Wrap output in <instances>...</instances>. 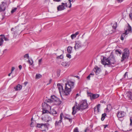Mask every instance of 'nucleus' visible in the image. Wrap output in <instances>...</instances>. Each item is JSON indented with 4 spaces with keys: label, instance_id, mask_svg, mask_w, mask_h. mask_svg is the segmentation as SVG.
<instances>
[{
    "label": "nucleus",
    "instance_id": "nucleus-1",
    "mask_svg": "<svg viewBox=\"0 0 132 132\" xmlns=\"http://www.w3.org/2000/svg\"><path fill=\"white\" fill-rule=\"evenodd\" d=\"M74 84L73 82L69 80L68 81L67 83L65 84V86L64 90L62 86L60 84H57V87L60 93L62 92L64 95H68L69 94V93L71 91V89L73 88Z\"/></svg>",
    "mask_w": 132,
    "mask_h": 132
},
{
    "label": "nucleus",
    "instance_id": "nucleus-2",
    "mask_svg": "<svg viewBox=\"0 0 132 132\" xmlns=\"http://www.w3.org/2000/svg\"><path fill=\"white\" fill-rule=\"evenodd\" d=\"M88 105L86 100H82L80 101L79 104L75 102L74 106L72 108V114H76L78 110L82 111L87 108Z\"/></svg>",
    "mask_w": 132,
    "mask_h": 132
},
{
    "label": "nucleus",
    "instance_id": "nucleus-3",
    "mask_svg": "<svg viewBox=\"0 0 132 132\" xmlns=\"http://www.w3.org/2000/svg\"><path fill=\"white\" fill-rule=\"evenodd\" d=\"M116 61L113 55L112 54H111L108 58L104 56L101 60V63L105 65L114 64L116 63Z\"/></svg>",
    "mask_w": 132,
    "mask_h": 132
},
{
    "label": "nucleus",
    "instance_id": "nucleus-4",
    "mask_svg": "<svg viewBox=\"0 0 132 132\" xmlns=\"http://www.w3.org/2000/svg\"><path fill=\"white\" fill-rule=\"evenodd\" d=\"M124 51L121 60V62L123 61L126 59H128L129 56V51L128 49H125Z\"/></svg>",
    "mask_w": 132,
    "mask_h": 132
},
{
    "label": "nucleus",
    "instance_id": "nucleus-5",
    "mask_svg": "<svg viewBox=\"0 0 132 132\" xmlns=\"http://www.w3.org/2000/svg\"><path fill=\"white\" fill-rule=\"evenodd\" d=\"M42 105L43 107L42 114H45V115H46L48 114H50V113L48 110L46 109H51L50 106L45 103H42Z\"/></svg>",
    "mask_w": 132,
    "mask_h": 132
},
{
    "label": "nucleus",
    "instance_id": "nucleus-6",
    "mask_svg": "<svg viewBox=\"0 0 132 132\" xmlns=\"http://www.w3.org/2000/svg\"><path fill=\"white\" fill-rule=\"evenodd\" d=\"M67 7V3H62L61 5H60L57 7V10L58 11H62L65 9V7Z\"/></svg>",
    "mask_w": 132,
    "mask_h": 132
},
{
    "label": "nucleus",
    "instance_id": "nucleus-7",
    "mask_svg": "<svg viewBox=\"0 0 132 132\" xmlns=\"http://www.w3.org/2000/svg\"><path fill=\"white\" fill-rule=\"evenodd\" d=\"M63 116V113H61L60 114V120L58 121H56L55 123V125L56 127H57L60 125L61 123L62 122Z\"/></svg>",
    "mask_w": 132,
    "mask_h": 132
},
{
    "label": "nucleus",
    "instance_id": "nucleus-8",
    "mask_svg": "<svg viewBox=\"0 0 132 132\" xmlns=\"http://www.w3.org/2000/svg\"><path fill=\"white\" fill-rule=\"evenodd\" d=\"M82 46L81 44V42L79 40H77L75 42V46H74V49L76 50V49H78L82 47Z\"/></svg>",
    "mask_w": 132,
    "mask_h": 132
},
{
    "label": "nucleus",
    "instance_id": "nucleus-9",
    "mask_svg": "<svg viewBox=\"0 0 132 132\" xmlns=\"http://www.w3.org/2000/svg\"><path fill=\"white\" fill-rule=\"evenodd\" d=\"M6 4L4 2H2L0 5V11L3 12L6 9Z\"/></svg>",
    "mask_w": 132,
    "mask_h": 132
},
{
    "label": "nucleus",
    "instance_id": "nucleus-10",
    "mask_svg": "<svg viewBox=\"0 0 132 132\" xmlns=\"http://www.w3.org/2000/svg\"><path fill=\"white\" fill-rule=\"evenodd\" d=\"M43 120H44L45 121L49 122L52 119L47 114L45 115V116L42 118Z\"/></svg>",
    "mask_w": 132,
    "mask_h": 132
},
{
    "label": "nucleus",
    "instance_id": "nucleus-11",
    "mask_svg": "<svg viewBox=\"0 0 132 132\" xmlns=\"http://www.w3.org/2000/svg\"><path fill=\"white\" fill-rule=\"evenodd\" d=\"M51 98L52 100L51 99H48L47 101L48 102L51 103L52 102H54L58 98L56 97L54 95L53 96H51Z\"/></svg>",
    "mask_w": 132,
    "mask_h": 132
},
{
    "label": "nucleus",
    "instance_id": "nucleus-12",
    "mask_svg": "<svg viewBox=\"0 0 132 132\" xmlns=\"http://www.w3.org/2000/svg\"><path fill=\"white\" fill-rule=\"evenodd\" d=\"M125 33H126V34H128L129 32H132L131 27L129 24H128V26L127 27V28L125 30Z\"/></svg>",
    "mask_w": 132,
    "mask_h": 132
},
{
    "label": "nucleus",
    "instance_id": "nucleus-13",
    "mask_svg": "<svg viewBox=\"0 0 132 132\" xmlns=\"http://www.w3.org/2000/svg\"><path fill=\"white\" fill-rule=\"evenodd\" d=\"M70 64V63L69 62H62L61 65L65 68H67L69 66Z\"/></svg>",
    "mask_w": 132,
    "mask_h": 132
},
{
    "label": "nucleus",
    "instance_id": "nucleus-14",
    "mask_svg": "<svg viewBox=\"0 0 132 132\" xmlns=\"http://www.w3.org/2000/svg\"><path fill=\"white\" fill-rule=\"evenodd\" d=\"M125 113L123 112H118L117 113V116L118 118H121L125 116Z\"/></svg>",
    "mask_w": 132,
    "mask_h": 132
},
{
    "label": "nucleus",
    "instance_id": "nucleus-15",
    "mask_svg": "<svg viewBox=\"0 0 132 132\" xmlns=\"http://www.w3.org/2000/svg\"><path fill=\"white\" fill-rule=\"evenodd\" d=\"M49 124L47 123L45 124L42 123V129H43L44 130H45L46 129L48 128V126H49Z\"/></svg>",
    "mask_w": 132,
    "mask_h": 132
},
{
    "label": "nucleus",
    "instance_id": "nucleus-16",
    "mask_svg": "<svg viewBox=\"0 0 132 132\" xmlns=\"http://www.w3.org/2000/svg\"><path fill=\"white\" fill-rule=\"evenodd\" d=\"M22 88V86L18 84L16 87L14 88V89H15V90H21Z\"/></svg>",
    "mask_w": 132,
    "mask_h": 132
},
{
    "label": "nucleus",
    "instance_id": "nucleus-17",
    "mask_svg": "<svg viewBox=\"0 0 132 132\" xmlns=\"http://www.w3.org/2000/svg\"><path fill=\"white\" fill-rule=\"evenodd\" d=\"M100 69L98 67L95 68H94V71L95 72L96 75H98L99 74L100 72Z\"/></svg>",
    "mask_w": 132,
    "mask_h": 132
},
{
    "label": "nucleus",
    "instance_id": "nucleus-18",
    "mask_svg": "<svg viewBox=\"0 0 132 132\" xmlns=\"http://www.w3.org/2000/svg\"><path fill=\"white\" fill-rule=\"evenodd\" d=\"M61 101L58 98L54 102L55 104L56 105H60V104H61Z\"/></svg>",
    "mask_w": 132,
    "mask_h": 132
},
{
    "label": "nucleus",
    "instance_id": "nucleus-19",
    "mask_svg": "<svg viewBox=\"0 0 132 132\" xmlns=\"http://www.w3.org/2000/svg\"><path fill=\"white\" fill-rule=\"evenodd\" d=\"M99 96V95L97 94H93L92 95V99H95L96 98H98Z\"/></svg>",
    "mask_w": 132,
    "mask_h": 132
},
{
    "label": "nucleus",
    "instance_id": "nucleus-20",
    "mask_svg": "<svg viewBox=\"0 0 132 132\" xmlns=\"http://www.w3.org/2000/svg\"><path fill=\"white\" fill-rule=\"evenodd\" d=\"M100 104H98L96 108H94V111L95 112L97 111V112H99V109L100 106Z\"/></svg>",
    "mask_w": 132,
    "mask_h": 132
},
{
    "label": "nucleus",
    "instance_id": "nucleus-21",
    "mask_svg": "<svg viewBox=\"0 0 132 132\" xmlns=\"http://www.w3.org/2000/svg\"><path fill=\"white\" fill-rule=\"evenodd\" d=\"M72 49V47L70 46H68V47L67 48V50L68 52L69 53H70V54L71 53Z\"/></svg>",
    "mask_w": 132,
    "mask_h": 132
},
{
    "label": "nucleus",
    "instance_id": "nucleus-22",
    "mask_svg": "<svg viewBox=\"0 0 132 132\" xmlns=\"http://www.w3.org/2000/svg\"><path fill=\"white\" fill-rule=\"evenodd\" d=\"M106 113H104L102 114L101 120L103 121L104 120L105 117L106 116Z\"/></svg>",
    "mask_w": 132,
    "mask_h": 132
},
{
    "label": "nucleus",
    "instance_id": "nucleus-23",
    "mask_svg": "<svg viewBox=\"0 0 132 132\" xmlns=\"http://www.w3.org/2000/svg\"><path fill=\"white\" fill-rule=\"evenodd\" d=\"M42 77V75L40 74H36V79H40Z\"/></svg>",
    "mask_w": 132,
    "mask_h": 132
},
{
    "label": "nucleus",
    "instance_id": "nucleus-24",
    "mask_svg": "<svg viewBox=\"0 0 132 132\" xmlns=\"http://www.w3.org/2000/svg\"><path fill=\"white\" fill-rule=\"evenodd\" d=\"M64 56L62 54H61L60 56H57L56 57V59H62L63 58Z\"/></svg>",
    "mask_w": 132,
    "mask_h": 132
},
{
    "label": "nucleus",
    "instance_id": "nucleus-25",
    "mask_svg": "<svg viewBox=\"0 0 132 132\" xmlns=\"http://www.w3.org/2000/svg\"><path fill=\"white\" fill-rule=\"evenodd\" d=\"M64 118L65 119H67L68 120L69 122L71 123L72 121V119L71 118H69L67 117L66 116L64 117Z\"/></svg>",
    "mask_w": 132,
    "mask_h": 132
},
{
    "label": "nucleus",
    "instance_id": "nucleus-26",
    "mask_svg": "<svg viewBox=\"0 0 132 132\" xmlns=\"http://www.w3.org/2000/svg\"><path fill=\"white\" fill-rule=\"evenodd\" d=\"M3 42V38H0V46L2 45Z\"/></svg>",
    "mask_w": 132,
    "mask_h": 132
},
{
    "label": "nucleus",
    "instance_id": "nucleus-27",
    "mask_svg": "<svg viewBox=\"0 0 132 132\" xmlns=\"http://www.w3.org/2000/svg\"><path fill=\"white\" fill-rule=\"evenodd\" d=\"M116 53L117 54H121V51L120 50H116Z\"/></svg>",
    "mask_w": 132,
    "mask_h": 132
},
{
    "label": "nucleus",
    "instance_id": "nucleus-28",
    "mask_svg": "<svg viewBox=\"0 0 132 132\" xmlns=\"http://www.w3.org/2000/svg\"><path fill=\"white\" fill-rule=\"evenodd\" d=\"M42 123L41 124H39L38 123L37 124V127H38L39 128H40L42 129Z\"/></svg>",
    "mask_w": 132,
    "mask_h": 132
},
{
    "label": "nucleus",
    "instance_id": "nucleus-29",
    "mask_svg": "<svg viewBox=\"0 0 132 132\" xmlns=\"http://www.w3.org/2000/svg\"><path fill=\"white\" fill-rule=\"evenodd\" d=\"M69 3H70V5L69 6V7L70 8L71 6V2L73 3L75 1V0H69Z\"/></svg>",
    "mask_w": 132,
    "mask_h": 132
},
{
    "label": "nucleus",
    "instance_id": "nucleus-30",
    "mask_svg": "<svg viewBox=\"0 0 132 132\" xmlns=\"http://www.w3.org/2000/svg\"><path fill=\"white\" fill-rule=\"evenodd\" d=\"M24 58H27V59H29V54H26L24 55L23 56Z\"/></svg>",
    "mask_w": 132,
    "mask_h": 132
},
{
    "label": "nucleus",
    "instance_id": "nucleus-31",
    "mask_svg": "<svg viewBox=\"0 0 132 132\" xmlns=\"http://www.w3.org/2000/svg\"><path fill=\"white\" fill-rule=\"evenodd\" d=\"M93 94L89 93H87V95L88 96H89L90 97L91 100H92V95Z\"/></svg>",
    "mask_w": 132,
    "mask_h": 132
},
{
    "label": "nucleus",
    "instance_id": "nucleus-32",
    "mask_svg": "<svg viewBox=\"0 0 132 132\" xmlns=\"http://www.w3.org/2000/svg\"><path fill=\"white\" fill-rule=\"evenodd\" d=\"M17 8H14L13 9H12V10L11 11V13H13L15 12Z\"/></svg>",
    "mask_w": 132,
    "mask_h": 132
},
{
    "label": "nucleus",
    "instance_id": "nucleus-33",
    "mask_svg": "<svg viewBox=\"0 0 132 132\" xmlns=\"http://www.w3.org/2000/svg\"><path fill=\"white\" fill-rule=\"evenodd\" d=\"M127 34H126V33H125V32L122 34L121 35V36L125 38H126V37H127Z\"/></svg>",
    "mask_w": 132,
    "mask_h": 132
},
{
    "label": "nucleus",
    "instance_id": "nucleus-34",
    "mask_svg": "<svg viewBox=\"0 0 132 132\" xmlns=\"http://www.w3.org/2000/svg\"><path fill=\"white\" fill-rule=\"evenodd\" d=\"M73 132H79L77 127L75 128L73 130Z\"/></svg>",
    "mask_w": 132,
    "mask_h": 132
},
{
    "label": "nucleus",
    "instance_id": "nucleus-35",
    "mask_svg": "<svg viewBox=\"0 0 132 132\" xmlns=\"http://www.w3.org/2000/svg\"><path fill=\"white\" fill-rule=\"evenodd\" d=\"M31 61H32L31 62L30 61V60L29 59L28 60V61L27 62L28 63H29L31 65H32V64L33 63V61L32 60H31Z\"/></svg>",
    "mask_w": 132,
    "mask_h": 132
},
{
    "label": "nucleus",
    "instance_id": "nucleus-36",
    "mask_svg": "<svg viewBox=\"0 0 132 132\" xmlns=\"http://www.w3.org/2000/svg\"><path fill=\"white\" fill-rule=\"evenodd\" d=\"M71 39H73L74 38L76 37V36H75V35L74 34L72 35L71 36Z\"/></svg>",
    "mask_w": 132,
    "mask_h": 132
},
{
    "label": "nucleus",
    "instance_id": "nucleus-37",
    "mask_svg": "<svg viewBox=\"0 0 132 132\" xmlns=\"http://www.w3.org/2000/svg\"><path fill=\"white\" fill-rule=\"evenodd\" d=\"M127 73L128 72H126L125 74H124V75H123V78L121 80H122V79H123L124 78H125L126 77V75H127Z\"/></svg>",
    "mask_w": 132,
    "mask_h": 132
},
{
    "label": "nucleus",
    "instance_id": "nucleus-38",
    "mask_svg": "<svg viewBox=\"0 0 132 132\" xmlns=\"http://www.w3.org/2000/svg\"><path fill=\"white\" fill-rule=\"evenodd\" d=\"M67 56L68 58L70 59L71 57V55L69 54H67L66 55Z\"/></svg>",
    "mask_w": 132,
    "mask_h": 132
},
{
    "label": "nucleus",
    "instance_id": "nucleus-39",
    "mask_svg": "<svg viewBox=\"0 0 132 132\" xmlns=\"http://www.w3.org/2000/svg\"><path fill=\"white\" fill-rule=\"evenodd\" d=\"M42 59H39V61H38V64L39 65H40V64L42 62Z\"/></svg>",
    "mask_w": 132,
    "mask_h": 132
},
{
    "label": "nucleus",
    "instance_id": "nucleus-40",
    "mask_svg": "<svg viewBox=\"0 0 132 132\" xmlns=\"http://www.w3.org/2000/svg\"><path fill=\"white\" fill-rule=\"evenodd\" d=\"M132 118L130 117V126L132 125Z\"/></svg>",
    "mask_w": 132,
    "mask_h": 132
},
{
    "label": "nucleus",
    "instance_id": "nucleus-41",
    "mask_svg": "<svg viewBox=\"0 0 132 132\" xmlns=\"http://www.w3.org/2000/svg\"><path fill=\"white\" fill-rule=\"evenodd\" d=\"M52 113L53 114H57V113L56 112V111L53 110V112H52Z\"/></svg>",
    "mask_w": 132,
    "mask_h": 132
},
{
    "label": "nucleus",
    "instance_id": "nucleus-42",
    "mask_svg": "<svg viewBox=\"0 0 132 132\" xmlns=\"http://www.w3.org/2000/svg\"><path fill=\"white\" fill-rule=\"evenodd\" d=\"M15 69V68L14 67H13L12 68V69L11 70V73H12V72Z\"/></svg>",
    "mask_w": 132,
    "mask_h": 132
},
{
    "label": "nucleus",
    "instance_id": "nucleus-43",
    "mask_svg": "<svg viewBox=\"0 0 132 132\" xmlns=\"http://www.w3.org/2000/svg\"><path fill=\"white\" fill-rule=\"evenodd\" d=\"M129 15L130 18L132 20V13H130Z\"/></svg>",
    "mask_w": 132,
    "mask_h": 132
},
{
    "label": "nucleus",
    "instance_id": "nucleus-44",
    "mask_svg": "<svg viewBox=\"0 0 132 132\" xmlns=\"http://www.w3.org/2000/svg\"><path fill=\"white\" fill-rule=\"evenodd\" d=\"M79 34V32L78 31H77L76 32L75 34H74L76 36L78 35Z\"/></svg>",
    "mask_w": 132,
    "mask_h": 132
},
{
    "label": "nucleus",
    "instance_id": "nucleus-45",
    "mask_svg": "<svg viewBox=\"0 0 132 132\" xmlns=\"http://www.w3.org/2000/svg\"><path fill=\"white\" fill-rule=\"evenodd\" d=\"M90 75H89L87 77V79L88 80H90Z\"/></svg>",
    "mask_w": 132,
    "mask_h": 132
},
{
    "label": "nucleus",
    "instance_id": "nucleus-46",
    "mask_svg": "<svg viewBox=\"0 0 132 132\" xmlns=\"http://www.w3.org/2000/svg\"><path fill=\"white\" fill-rule=\"evenodd\" d=\"M19 69L20 70H21V69H22V66L21 65H20L19 66Z\"/></svg>",
    "mask_w": 132,
    "mask_h": 132
},
{
    "label": "nucleus",
    "instance_id": "nucleus-47",
    "mask_svg": "<svg viewBox=\"0 0 132 132\" xmlns=\"http://www.w3.org/2000/svg\"><path fill=\"white\" fill-rule=\"evenodd\" d=\"M28 83V82H24V85L25 86H26V85Z\"/></svg>",
    "mask_w": 132,
    "mask_h": 132
},
{
    "label": "nucleus",
    "instance_id": "nucleus-48",
    "mask_svg": "<svg viewBox=\"0 0 132 132\" xmlns=\"http://www.w3.org/2000/svg\"><path fill=\"white\" fill-rule=\"evenodd\" d=\"M124 38L122 36H121V37L120 38V39H121L122 40H124Z\"/></svg>",
    "mask_w": 132,
    "mask_h": 132
},
{
    "label": "nucleus",
    "instance_id": "nucleus-49",
    "mask_svg": "<svg viewBox=\"0 0 132 132\" xmlns=\"http://www.w3.org/2000/svg\"><path fill=\"white\" fill-rule=\"evenodd\" d=\"M110 105H108L107 106V107L106 108V109L107 110H109L108 109V108L109 106H110Z\"/></svg>",
    "mask_w": 132,
    "mask_h": 132
},
{
    "label": "nucleus",
    "instance_id": "nucleus-50",
    "mask_svg": "<svg viewBox=\"0 0 132 132\" xmlns=\"http://www.w3.org/2000/svg\"><path fill=\"white\" fill-rule=\"evenodd\" d=\"M129 97L130 98V99L132 100V95H130L129 96Z\"/></svg>",
    "mask_w": 132,
    "mask_h": 132
},
{
    "label": "nucleus",
    "instance_id": "nucleus-51",
    "mask_svg": "<svg viewBox=\"0 0 132 132\" xmlns=\"http://www.w3.org/2000/svg\"><path fill=\"white\" fill-rule=\"evenodd\" d=\"M54 1L59 2L61 0H53Z\"/></svg>",
    "mask_w": 132,
    "mask_h": 132
},
{
    "label": "nucleus",
    "instance_id": "nucleus-52",
    "mask_svg": "<svg viewBox=\"0 0 132 132\" xmlns=\"http://www.w3.org/2000/svg\"><path fill=\"white\" fill-rule=\"evenodd\" d=\"M79 96V94H77L76 95V97H75V98H76L77 97Z\"/></svg>",
    "mask_w": 132,
    "mask_h": 132
},
{
    "label": "nucleus",
    "instance_id": "nucleus-53",
    "mask_svg": "<svg viewBox=\"0 0 132 132\" xmlns=\"http://www.w3.org/2000/svg\"><path fill=\"white\" fill-rule=\"evenodd\" d=\"M113 28L114 29H116V26H113Z\"/></svg>",
    "mask_w": 132,
    "mask_h": 132
},
{
    "label": "nucleus",
    "instance_id": "nucleus-54",
    "mask_svg": "<svg viewBox=\"0 0 132 132\" xmlns=\"http://www.w3.org/2000/svg\"><path fill=\"white\" fill-rule=\"evenodd\" d=\"M118 1L120 2H121L123 1V0H118Z\"/></svg>",
    "mask_w": 132,
    "mask_h": 132
},
{
    "label": "nucleus",
    "instance_id": "nucleus-55",
    "mask_svg": "<svg viewBox=\"0 0 132 132\" xmlns=\"http://www.w3.org/2000/svg\"><path fill=\"white\" fill-rule=\"evenodd\" d=\"M108 125H104V128H105Z\"/></svg>",
    "mask_w": 132,
    "mask_h": 132
},
{
    "label": "nucleus",
    "instance_id": "nucleus-56",
    "mask_svg": "<svg viewBox=\"0 0 132 132\" xmlns=\"http://www.w3.org/2000/svg\"><path fill=\"white\" fill-rule=\"evenodd\" d=\"M32 123H33V122H32L31 123L30 125H31V127L33 126V125H32V124H33Z\"/></svg>",
    "mask_w": 132,
    "mask_h": 132
},
{
    "label": "nucleus",
    "instance_id": "nucleus-57",
    "mask_svg": "<svg viewBox=\"0 0 132 132\" xmlns=\"http://www.w3.org/2000/svg\"><path fill=\"white\" fill-rule=\"evenodd\" d=\"M89 75H90V76L91 75L93 76V75H94V74L93 73H91Z\"/></svg>",
    "mask_w": 132,
    "mask_h": 132
},
{
    "label": "nucleus",
    "instance_id": "nucleus-58",
    "mask_svg": "<svg viewBox=\"0 0 132 132\" xmlns=\"http://www.w3.org/2000/svg\"><path fill=\"white\" fill-rule=\"evenodd\" d=\"M76 77V78H78V79H79V77L78 76H75Z\"/></svg>",
    "mask_w": 132,
    "mask_h": 132
},
{
    "label": "nucleus",
    "instance_id": "nucleus-59",
    "mask_svg": "<svg viewBox=\"0 0 132 132\" xmlns=\"http://www.w3.org/2000/svg\"><path fill=\"white\" fill-rule=\"evenodd\" d=\"M11 73H10L9 74H8V76H10V75H11Z\"/></svg>",
    "mask_w": 132,
    "mask_h": 132
},
{
    "label": "nucleus",
    "instance_id": "nucleus-60",
    "mask_svg": "<svg viewBox=\"0 0 132 132\" xmlns=\"http://www.w3.org/2000/svg\"><path fill=\"white\" fill-rule=\"evenodd\" d=\"M13 29H14V28H12L11 29V30L12 31H13Z\"/></svg>",
    "mask_w": 132,
    "mask_h": 132
},
{
    "label": "nucleus",
    "instance_id": "nucleus-61",
    "mask_svg": "<svg viewBox=\"0 0 132 132\" xmlns=\"http://www.w3.org/2000/svg\"><path fill=\"white\" fill-rule=\"evenodd\" d=\"M52 81V80L51 79H50V83H51Z\"/></svg>",
    "mask_w": 132,
    "mask_h": 132
},
{
    "label": "nucleus",
    "instance_id": "nucleus-62",
    "mask_svg": "<svg viewBox=\"0 0 132 132\" xmlns=\"http://www.w3.org/2000/svg\"><path fill=\"white\" fill-rule=\"evenodd\" d=\"M104 102L103 101H101V102L102 103H103Z\"/></svg>",
    "mask_w": 132,
    "mask_h": 132
},
{
    "label": "nucleus",
    "instance_id": "nucleus-63",
    "mask_svg": "<svg viewBox=\"0 0 132 132\" xmlns=\"http://www.w3.org/2000/svg\"><path fill=\"white\" fill-rule=\"evenodd\" d=\"M87 129H86L85 130V132H87Z\"/></svg>",
    "mask_w": 132,
    "mask_h": 132
},
{
    "label": "nucleus",
    "instance_id": "nucleus-64",
    "mask_svg": "<svg viewBox=\"0 0 132 132\" xmlns=\"http://www.w3.org/2000/svg\"><path fill=\"white\" fill-rule=\"evenodd\" d=\"M6 49H5V50H4V51H3V52H4V51H6Z\"/></svg>",
    "mask_w": 132,
    "mask_h": 132
}]
</instances>
